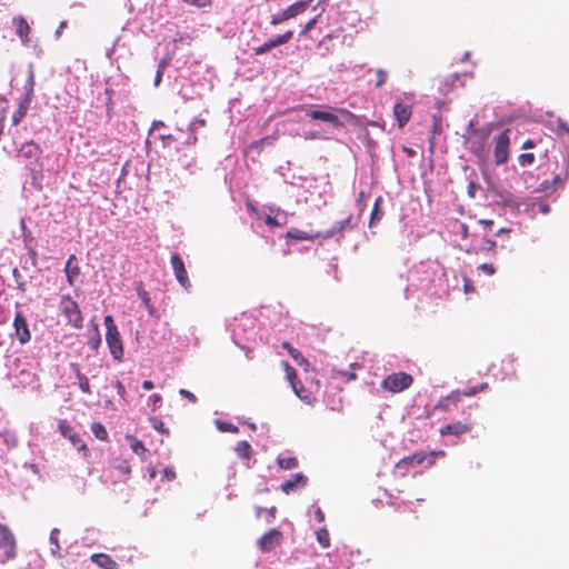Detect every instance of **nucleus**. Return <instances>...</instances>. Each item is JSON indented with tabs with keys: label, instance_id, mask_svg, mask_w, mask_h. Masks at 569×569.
Returning <instances> with one entry per match:
<instances>
[{
	"label": "nucleus",
	"instance_id": "obj_5",
	"mask_svg": "<svg viewBox=\"0 0 569 569\" xmlns=\"http://www.w3.org/2000/svg\"><path fill=\"white\" fill-rule=\"evenodd\" d=\"M510 144V129H505L496 139L495 142V161L497 164H502L508 161Z\"/></svg>",
	"mask_w": 569,
	"mask_h": 569
},
{
	"label": "nucleus",
	"instance_id": "obj_64",
	"mask_svg": "<svg viewBox=\"0 0 569 569\" xmlns=\"http://www.w3.org/2000/svg\"><path fill=\"white\" fill-rule=\"evenodd\" d=\"M277 139L276 136L263 137L260 140H264V144H271Z\"/></svg>",
	"mask_w": 569,
	"mask_h": 569
},
{
	"label": "nucleus",
	"instance_id": "obj_31",
	"mask_svg": "<svg viewBox=\"0 0 569 569\" xmlns=\"http://www.w3.org/2000/svg\"><path fill=\"white\" fill-rule=\"evenodd\" d=\"M277 463L283 470H291L298 467V459L296 457H278Z\"/></svg>",
	"mask_w": 569,
	"mask_h": 569
},
{
	"label": "nucleus",
	"instance_id": "obj_58",
	"mask_svg": "<svg viewBox=\"0 0 569 569\" xmlns=\"http://www.w3.org/2000/svg\"><path fill=\"white\" fill-rule=\"evenodd\" d=\"M536 146H537L536 140H533V139H527V140L522 143L521 148H522V149H531V148H535Z\"/></svg>",
	"mask_w": 569,
	"mask_h": 569
},
{
	"label": "nucleus",
	"instance_id": "obj_3",
	"mask_svg": "<svg viewBox=\"0 0 569 569\" xmlns=\"http://www.w3.org/2000/svg\"><path fill=\"white\" fill-rule=\"evenodd\" d=\"M413 382L411 375L406 372H393L388 375L381 382V388L391 393H398L408 389Z\"/></svg>",
	"mask_w": 569,
	"mask_h": 569
},
{
	"label": "nucleus",
	"instance_id": "obj_55",
	"mask_svg": "<svg viewBox=\"0 0 569 569\" xmlns=\"http://www.w3.org/2000/svg\"><path fill=\"white\" fill-rule=\"evenodd\" d=\"M114 387H116V389H117L118 395H119L121 398H124V395H126V388H124L123 383H122L120 380H117V381H116Z\"/></svg>",
	"mask_w": 569,
	"mask_h": 569
},
{
	"label": "nucleus",
	"instance_id": "obj_54",
	"mask_svg": "<svg viewBox=\"0 0 569 569\" xmlns=\"http://www.w3.org/2000/svg\"><path fill=\"white\" fill-rule=\"evenodd\" d=\"M117 469L124 475H129L131 472V468L127 461H122L119 466H117Z\"/></svg>",
	"mask_w": 569,
	"mask_h": 569
},
{
	"label": "nucleus",
	"instance_id": "obj_6",
	"mask_svg": "<svg viewBox=\"0 0 569 569\" xmlns=\"http://www.w3.org/2000/svg\"><path fill=\"white\" fill-rule=\"evenodd\" d=\"M311 1L312 0H301V1H297V2L292 3L286 10L280 12L279 14L273 16L271 18L270 23L272 26H277L283 21L295 18L296 16L305 12Z\"/></svg>",
	"mask_w": 569,
	"mask_h": 569
},
{
	"label": "nucleus",
	"instance_id": "obj_14",
	"mask_svg": "<svg viewBox=\"0 0 569 569\" xmlns=\"http://www.w3.org/2000/svg\"><path fill=\"white\" fill-rule=\"evenodd\" d=\"M393 114L396 120L398 121L399 128H403L411 118L412 108L410 104L397 102L393 106Z\"/></svg>",
	"mask_w": 569,
	"mask_h": 569
},
{
	"label": "nucleus",
	"instance_id": "obj_52",
	"mask_svg": "<svg viewBox=\"0 0 569 569\" xmlns=\"http://www.w3.org/2000/svg\"><path fill=\"white\" fill-rule=\"evenodd\" d=\"M179 393L182 397L187 398L192 403H196L198 401L197 397L191 391H189L187 389H180Z\"/></svg>",
	"mask_w": 569,
	"mask_h": 569
},
{
	"label": "nucleus",
	"instance_id": "obj_32",
	"mask_svg": "<svg viewBox=\"0 0 569 569\" xmlns=\"http://www.w3.org/2000/svg\"><path fill=\"white\" fill-rule=\"evenodd\" d=\"M90 429L97 439H99L101 441L108 440V431L102 423L92 422Z\"/></svg>",
	"mask_w": 569,
	"mask_h": 569
},
{
	"label": "nucleus",
	"instance_id": "obj_11",
	"mask_svg": "<svg viewBox=\"0 0 569 569\" xmlns=\"http://www.w3.org/2000/svg\"><path fill=\"white\" fill-rule=\"evenodd\" d=\"M472 430V423L469 420L465 421H455L452 423H448L440 428L439 433L441 436H456L460 437L465 433H468Z\"/></svg>",
	"mask_w": 569,
	"mask_h": 569
},
{
	"label": "nucleus",
	"instance_id": "obj_28",
	"mask_svg": "<svg viewBox=\"0 0 569 569\" xmlns=\"http://www.w3.org/2000/svg\"><path fill=\"white\" fill-rule=\"evenodd\" d=\"M281 367L284 370L286 379L290 383L291 388L296 389L297 385L300 382L297 380L298 375H297L296 369L292 366H290L289 362H287V361H282Z\"/></svg>",
	"mask_w": 569,
	"mask_h": 569
},
{
	"label": "nucleus",
	"instance_id": "obj_30",
	"mask_svg": "<svg viewBox=\"0 0 569 569\" xmlns=\"http://www.w3.org/2000/svg\"><path fill=\"white\" fill-rule=\"evenodd\" d=\"M137 293H138L139 298L142 300V302L144 303L149 315L152 316L154 313V307L151 303L149 293L144 290L141 282L138 283V286H137Z\"/></svg>",
	"mask_w": 569,
	"mask_h": 569
},
{
	"label": "nucleus",
	"instance_id": "obj_25",
	"mask_svg": "<svg viewBox=\"0 0 569 569\" xmlns=\"http://www.w3.org/2000/svg\"><path fill=\"white\" fill-rule=\"evenodd\" d=\"M71 368L73 369V371L76 373V377H77L78 382H79L80 390L83 393H91V387H90L89 379L87 378V376H84L80 371V368H79L78 363H71Z\"/></svg>",
	"mask_w": 569,
	"mask_h": 569
},
{
	"label": "nucleus",
	"instance_id": "obj_26",
	"mask_svg": "<svg viewBox=\"0 0 569 569\" xmlns=\"http://www.w3.org/2000/svg\"><path fill=\"white\" fill-rule=\"evenodd\" d=\"M234 451L241 459L249 460L252 455V448L251 445L246 441H238L234 446Z\"/></svg>",
	"mask_w": 569,
	"mask_h": 569
},
{
	"label": "nucleus",
	"instance_id": "obj_7",
	"mask_svg": "<svg viewBox=\"0 0 569 569\" xmlns=\"http://www.w3.org/2000/svg\"><path fill=\"white\" fill-rule=\"evenodd\" d=\"M14 335L21 345H26L31 339V332L26 317L21 311H17L13 320Z\"/></svg>",
	"mask_w": 569,
	"mask_h": 569
},
{
	"label": "nucleus",
	"instance_id": "obj_59",
	"mask_svg": "<svg viewBox=\"0 0 569 569\" xmlns=\"http://www.w3.org/2000/svg\"><path fill=\"white\" fill-rule=\"evenodd\" d=\"M262 146H264V140H256L250 143V148L257 150H261Z\"/></svg>",
	"mask_w": 569,
	"mask_h": 569
},
{
	"label": "nucleus",
	"instance_id": "obj_15",
	"mask_svg": "<svg viewBox=\"0 0 569 569\" xmlns=\"http://www.w3.org/2000/svg\"><path fill=\"white\" fill-rule=\"evenodd\" d=\"M12 24L16 28V33L19 36L22 43L28 44L30 42V26L26 18L22 16H17L12 19Z\"/></svg>",
	"mask_w": 569,
	"mask_h": 569
},
{
	"label": "nucleus",
	"instance_id": "obj_1",
	"mask_svg": "<svg viewBox=\"0 0 569 569\" xmlns=\"http://www.w3.org/2000/svg\"><path fill=\"white\" fill-rule=\"evenodd\" d=\"M106 341L114 360L121 361L123 358V343L120 332L111 316L104 317Z\"/></svg>",
	"mask_w": 569,
	"mask_h": 569
},
{
	"label": "nucleus",
	"instance_id": "obj_41",
	"mask_svg": "<svg viewBox=\"0 0 569 569\" xmlns=\"http://www.w3.org/2000/svg\"><path fill=\"white\" fill-rule=\"evenodd\" d=\"M101 343L100 335L98 331V326L94 327V335L89 338L88 345L91 347L92 350H98L99 346Z\"/></svg>",
	"mask_w": 569,
	"mask_h": 569
},
{
	"label": "nucleus",
	"instance_id": "obj_37",
	"mask_svg": "<svg viewBox=\"0 0 569 569\" xmlns=\"http://www.w3.org/2000/svg\"><path fill=\"white\" fill-rule=\"evenodd\" d=\"M317 540L321 547L328 548L330 546V536L329 531L326 528H320L317 532Z\"/></svg>",
	"mask_w": 569,
	"mask_h": 569
},
{
	"label": "nucleus",
	"instance_id": "obj_12",
	"mask_svg": "<svg viewBox=\"0 0 569 569\" xmlns=\"http://www.w3.org/2000/svg\"><path fill=\"white\" fill-rule=\"evenodd\" d=\"M427 460V453L423 451L415 452L411 456L403 457L396 463V469L400 471L402 476L408 472L409 467L421 465Z\"/></svg>",
	"mask_w": 569,
	"mask_h": 569
},
{
	"label": "nucleus",
	"instance_id": "obj_44",
	"mask_svg": "<svg viewBox=\"0 0 569 569\" xmlns=\"http://www.w3.org/2000/svg\"><path fill=\"white\" fill-rule=\"evenodd\" d=\"M263 510H266V511L268 512V515H269L268 522H271V521L274 519V517H276L277 508H276L274 506H272V507H271V508H269V509H263V508H261V507H258V508H257V510H256V516H257L258 518H260V517H261V512H262Z\"/></svg>",
	"mask_w": 569,
	"mask_h": 569
},
{
	"label": "nucleus",
	"instance_id": "obj_62",
	"mask_svg": "<svg viewBox=\"0 0 569 569\" xmlns=\"http://www.w3.org/2000/svg\"><path fill=\"white\" fill-rule=\"evenodd\" d=\"M168 64H169L168 60H166V59L160 60V62L158 64V70H160V72H164Z\"/></svg>",
	"mask_w": 569,
	"mask_h": 569
},
{
	"label": "nucleus",
	"instance_id": "obj_60",
	"mask_svg": "<svg viewBox=\"0 0 569 569\" xmlns=\"http://www.w3.org/2000/svg\"><path fill=\"white\" fill-rule=\"evenodd\" d=\"M558 128L566 133H569V126L561 119H558Z\"/></svg>",
	"mask_w": 569,
	"mask_h": 569
},
{
	"label": "nucleus",
	"instance_id": "obj_10",
	"mask_svg": "<svg viewBox=\"0 0 569 569\" xmlns=\"http://www.w3.org/2000/svg\"><path fill=\"white\" fill-rule=\"evenodd\" d=\"M58 428H59V431L61 432V435L64 438H68L78 450H87V446L82 441L80 435L74 431V429L68 421H66V420L59 421Z\"/></svg>",
	"mask_w": 569,
	"mask_h": 569
},
{
	"label": "nucleus",
	"instance_id": "obj_9",
	"mask_svg": "<svg viewBox=\"0 0 569 569\" xmlns=\"http://www.w3.org/2000/svg\"><path fill=\"white\" fill-rule=\"evenodd\" d=\"M171 264L176 276L177 281L184 288L189 289L191 287L190 280L188 278V272L186 270L184 263L181 257L178 253H173L171 256Z\"/></svg>",
	"mask_w": 569,
	"mask_h": 569
},
{
	"label": "nucleus",
	"instance_id": "obj_47",
	"mask_svg": "<svg viewBox=\"0 0 569 569\" xmlns=\"http://www.w3.org/2000/svg\"><path fill=\"white\" fill-rule=\"evenodd\" d=\"M376 73L378 77L376 87L378 88V87H381L386 82V80L388 78V73L383 69H378Z\"/></svg>",
	"mask_w": 569,
	"mask_h": 569
},
{
	"label": "nucleus",
	"instance_id": "obj_50",
	"mask_svg": "<svg viewBox=\"0 0 569 569\" xmlns=\"http://www.w3.org/2000/svg\"><path fill=\"white\" fill-rule=\"evenodd\" d=\"M182 2L187 3V4H191V6H196V7H206L208 4H210L211 0H181Z\"/></svg>",
	"mask_w": 569,
	"mask_h": 569
},
{
	"label": "nucleus",
	"instance_id": "obj_24",
	"mask_svg": "<svg viewBox=\"0 0 569 569\" xmlns=\"http://www.w3.org/2000/svg\"><path fill=\"white\" fill-rule=\"evenodd\" d=\"M40 154V148L34 142H27L22 144L18 156L24 159L38 158Z\"/></svg>",
	"mask_w": 569,
	"mask_h": 569
},
{
	"label": "nucleus",
	"instance_id": "obj_56",
	"mask_svg": "<svg viewBox=\"0 0 569 569\" xmlns=\"http://www.w3.org/2000/svg\"><path fill=\"white\" fill-rule=\"evenodd\" d=\"M6 119V100L0 99V122H3Z\"/></svg>",
	"mask_w": 569,
	"mask_h": 569
},
{
	"label": "nucleus",
	"instance_id": "obj_61",
	"mask_svg": "<svg viewBox=\"0 0 569 569\" xmlns=\"http://www.w3.org/2000/svg\"><path fill=\"white\" fill-rule=\"evenodd\" d=\"M315 517L316 519L319 521V522H323L325 521V513L323 511L320 509V508H317L316 511H315Z\"/></svg>",
	"mask_w": 569,
	"mask_h": 569
},
{
	"label": "nucleus",
	"instance_id": "obj_63",
	"mask_svg": "<svg viewBox=\"0 0 569 569\" xmlns=\"http://www.w3.org/2000/svg\"><path fill=\"white\" fill-rule=\"evenodd\" d=\"M142 388H143L144 390H151V389H153V388H154V385H153V382H152L151 380H144V381L142 382Z\"/></svg>",
	"mask_w": 569,
	"mask_h": 569
},
{
	"label": "nucleus",
	"instance_id": "obj_43",
	"mask_svg": "<svg viewBox=\"0 0 569 569\" xmlns=\"http://www.w3.org/2000/svg\"><path fill=\"white\" fill-rule=\"evenodd\" d=\"M440 126H441L440 117L433 116L432 117V137L430 139L431 147H433V144H435L433 138H435V134L440 131Z\"/></svg>",
	"mask_w": 569,
	"mask_h": 569
},
{
	"label": "nucleus",
	"instance_id": "obj_38",
	"mask_svg": "<svg viewBox=\"0 0 569 569\" xmlns=\"http://www.w3.org/2000/svg\"><path fill=\"white\" fill-rule=\"evenodd\" d=\"M59 535H60V531L58 529H52L51 532H50V542L54 546V548H52V555L53 556H59V551H60V543H59Z\"/></svg>",
	"mask_w": 569,
	"mask_h": 569
},
{
	"label": "nucleus",
	"instance_id": "obj_29",
	"mask_svg": "<svg viewBox=\"0 0 569 569\" xmlns=\"http://www.w3.org/2000/svg\"><path fill=\"white\" fill-rule=\"evenodd\" d=\"M381 203H382V198L378 197L375 201V204H373V208H372V211L370 214L369 227L375 226L382 219L383 212L380 210Z\"/></svg>",
	"mask_w": 569,
	"mask_h": 569
},
{
	"label": "nucleus",
	"instance_id": "obj_20",
	"mask_svg": "<svg viewBox=\"0 0 569 569\" xmlns=\"http://www.w3.org/2000/svg\"><path fill=\"white\" fill-rule=\"evenodd\" d=\"M99 568L102 569H119L118 563L107 553H93L90 557Z\"/></svg>",
	"mask_w": 569,
	"mask_h": 569
},
{
	"label": "nucleus",
	"instance_id": "obj_23",
	"mask_svg": "<svg viewBox=\"0 0 569 569\" xmlns=\"http://www.w3.org/2000/svg\"><path fill=\"white\" fill-rule=\"evenodd\" d=\"M286 237L298 241L313 240L316 238H322V232L308 233L299 229H292L287 232Z\"/></svg>",
	"mask_w": 569,
	"mask_h": 569
},
{
	"label": "nucleus",
	"instance_id": "obj_51",
	"mask_svg": "<svg viewBox=\"0 0 569 569\" xmlns=\"http://www.w3.org/2000/svg\"><path fill=\"white\" fill-rule=\"evenodd\" d=\"M479 269L488 276H493L496 273V268L491 263H482L479 266Z\"/></svg>",
	"mask_w": 569,
	"mask_h": 569
},
{
	"label": "nucleus",
	"instance_id": "obj_57",
	"mask_svg": "<svg viewBox=\"0 0 569 569\" xmlns=\"http://www.w3.org/2000/svg\"><path fill=\"white\" fill-rule=\"evenodd\" d=\"M264 222H266V224H268L270 227H279L280 226V223L277 221V219L271 216H267L264 219Z\"/></svg>",
	"mask_w": 569,
	"mask_h": 569
},
{
	"label": "nucleus",
	"instance_id": "obj_16",
	"mask_svg": "<svg viewBox=\"0 0 569 569\" xmlns=\"http://www.w3.org/2000/svg\"><path fill=\"white\" fill-rule=\"evenodd\" d=\"M64 272L67 277V281L69 286H73L76 279L80 276L81 269L78 264L77 257L74 254H70L66 261Z\"/></svg>",
	"mask_w": 569,
	"mask_h": 569
},
{
	"label": "nucleus",
	"instance_id": "obj_2",
	"mask_svg": "<svg viewBox=\"0 0 569 569\" xmlns=\"http://www.w3.org/2000/svg\"><path fill=\"white\" fill-rule=\"evenodd\" d=\"M59 306L69 325L76 329L82 328L83 317L81 310L78 303L69 295L61 297Z\"/></svg>",
	"mask_w": 569,
	"mask_h": 569
},
{
	"label": "nucleus",
	"instance_id": "obj_36",
	"mask_svg": "<svg viewBox=\"0 0 569 569\" xmlns=\"http://www.w3.org/2000/svg\"><path fill=\"white\" fill-rule=\"evenodd\" d=\"M488 387H489L488 383L485 382V383H480L478 386L470 387L468 389L460 390V398L461 397H473L477 393L482 392L486 389H488Z\"/></svg>",
	"mask_w": 569,
	"mask_h": 569
},
{
	"label": "nucleus",
	"instance_id": "obj_18",
	"mask_svg": "<svg viewBox=\"0 0 569 569\" xmlns=\"http://www.w3.org/2000/svg\"><path fill=\"white\" fill-rule=\"evenodd\" d=\"M308 116L313 120H321L331 123L336 128H340L343 123L339 120L338 116L329 111L311 110Z\"/></svg>",
	"mask_w": 569,
	"mask_h": 569
},
{
	"label": "nucleus",
	"instance_id": "obj_4",
	"mask_svg": "<svg viewBox=\"0 0 569 569\" xmlns=\"http://www.w3.org/2000/svg\"><path fill=\"white\" fill-rule=\"evenodd\" d=\"M0 549L4 551V560L10 561L17 557V541L7 525L0 522Z\"/></svg>",
	"mask_w": 569,
	"mask_h": 569
},
{
	"label": "nucleus",
	"instance_id": "obj_34",
	"mask_svg": "<svg viewBox=\"0 0 569 569\" xmlns=\"http://www.w3.org/2000/svg\"><path fill=\"white\" fill-rule=\"evenodd\" d=\"M292 36H293V32L291 30H288L283 34H279L268 41H269L271 48H276L278 46L289 42L291 40Z\"/></svg>",
	"mask_w": 569,
	"mask_h": 569
},
{
	"label": "nucleus",
	"instance_id": "obj_35",
	"mask_svg": "<svg viewBox=\"0 0 569 569\" xmlns=\"http://www.w3.org/2000/svg\"><path fill=\"white\" fill-rule=\"evenodd\" d=\"M126 438L130 442V447L134 453L142 456L147 451L142 441L130 435H128Z\"/></svg>",
	"mask_w": 569,
	"mask_h": 569
},
{
	"label": "nucleus",
	"instance_id": "obj_46",
	"mask_svg": "<svg viewBox=\"0 0 569 569\" xmlns=\"http://www.w3.org/2000/svg\"><path fill=\"white\" fill-rule=\"evenodd\" d=\"M463 291L467 295L473 293L476 291L472 281L467 276L463 277Z\"/></svg>",
	"mask_w": 569,
	"mask_h": 569
},
{
	"label": "nucleus",
	"instance_id": "obj_33",
	"mask_svg": "<svg viewBox=\"0 0 569 569\" xmlns=\"http://www.w3.org/2000/svg\"><path fill=\"white\" fill-rule=\"evenodd\" d=\"M206 126V120L204 119H194L192 122H190L189 124V131L191 132V136L190 138L188 139V143H196L198 138L196 136V131L198 128L200 127H204Z\"/></svg>",
	"mask_w": 569,
	"mask_h": 569
},
{
	"label": "nucleus",
	"instance_id": "obj_48",
	"mask_svg": "<svg viewBox=\"0 0 569 569\" xmlns=\"http://www.w3.org/2000/svg\"><path fill=\"white\" fill-rule=\"evenodd\" d=\"M427 453V459H428V463L431 466L435 463V458L438 457V456H441L443 457L446 455V452L443 450H439V451H430V452H426Z\"/></svg>",
	"mask_w": 569,
	"mask_h": 569
},
{
	"label": "nucleus",
	"instance_id": "obj_21",
	"mask_svg": "<svg viewBox=\"0 0 569 569\" xmlns=\"http://www.w3.org/2000/svg\"><path fill=\"white\" fill-rule=\"evenodd\" d=\"M31 93H32V89H30L27 92L24 99L20 102L19 108L14 111V113L12 116V123H13V126L19 124L20 121L27 114L28 108H29V106L31 103Z\"/></svg>",
	"mask_w": 569,
	"mask_h": 569
},
{
	"label": "nucleus",
	"instance_id": "obj_17",
	"mask_svg": "<svg viewBox=\"0 0 569 569\" xmlns=\"http://www.w3.org/2000/svg\"><path fill=\"white\" fill-rule=\"evenodd\" d=\"M460 401V390H453L449 395L441 397L435 406V410L450 411Z\"/></svg>",
	"mask_w": 569,
	"mask_h": 569
},
{
	"label": "nucleus",
	"instance_id": "obj_49",
	"mask_svg": "<svg viewBox=\"0 0 569 569\" xmlns=\"http://www.w3.org/2000/svg\"><path fill=\"white\" fill-rule=\"evenodd\" d=\"M271 49H272V48H271V46H270L269 41H266V42H264V43H262L261 46H259V47L254 48V53H256L257 56H260V54H263V53H266V52L270 51Z\"/></svg>",
	"mask_w": 569,
	"mask_h": 569
},
{
	"label": "nucleus",
	"instance_id": "obj_22",
	"mask_svg": "<svg viewBox=\"0 0 569 569\" xmlns=\"http://www.w3.org/2000/svg\"><path fill=\"white\" fill-rule=\"evenodd\" d=\"M281 347L288 351L290 357L301 367H305L307 369L310 363L309 361L302 356V353L293 348L289 342H282Z\"/></svg>",
	"mask_w": 569,
	"mask_h": 569
},
{
	"label": "nucleus",
	"instance_id": "obj_39",
	"mask_svg": "<svg viewBox=\"0 0 569 569\" xmlns=\"http://www.w3.org/2000/svg\"><path fill=\"white\" fill-rule=\"evenodd\" d=\"M217 427L220 431L222 432H231V433H237L239 431V428L237 426H234L233 423H230V422H224V421H217Z\"/></svg>",
	"mask_w": 569,
	"mask_h": 569
},
{
	"label": "nucleus",
	"instance_id": "obj_42",
	"mask_svg": "<svg viewBox=\"0 0 569 569\" xmlns=\"http://www.w3.org/2000/svg\"><path fill=\"white\" fill-rule=\"evenodd\" d=\"M518 161L521 166L532 164L535 161V154L530 152L521 153L518 158Z\"/></svg>",
	"mask_w": 569,
	"mask_h": 569
},
{
	"label": "nucleus",
	"instance_id": "obj_40",
	"mask_svg": "<svg viewBox=\"0 0 569 569\" xmlns=\"http://www.w3.org/2000/svg\"><path fill=\"white\" fill-rule=\"evenodd\" d=\"M150 422L157 431H159L163 435H169V430L164 427V423L161 419H159L157 417H151Z\"/></svg>",
	"mask_w": 569,
	"mask_h": 569
},
{
	"label": "nucleus",
	"instance_id": "obj_27",
	"mask_svg": "<svg viewBox=\"0 0 569 569\" xmlns=\"http://www.w3.org/2000/svg\"><path fill=\"white\" fill-rule=\"evenodd\" d=\"M293 392L296 393V396L302 400L303 402L308 403V405H311L316 401V397L313 396V393L309 390H307L302 385L301 382H299L297 385V388L296 389H292Z\"/></svg>",
	"mask_w": 569,
	"mask_h": 569
},
{
	"label": "nucleus",
	"instance_id": "obj_13",
	"mask_svg": "<svg viewBox=\"0 0 569 569\" xmlns=\"http://www.w3.org/2000/svg\"><path fill=\"white\" fill-rule=\"evenodd\" d=\"M355 228V224L352 223V216L349 214L343 220L337 221L331 229L322 232L323 239H330L335 237L336 234H342L346 230H351Z\"/></svg>",
	"mask_w": 569,
	"mask_h": 569
},
{
	"label": "nucleus",
	"instance_id": "obj_53",
	"mask_svg": "<svg viewBox=\"0 0 569 569\" xmlns=\"http://www.w3.org/2000/svg\"><path fill=\"white\" fill-rule=\"evenodd\" d=\"M316 23H317V19H316V18H313V19L309 20V21L305 24V27H303V29H302V31H301V34H307L310 30H312V29H313V27L316 26Z\"/></svg>",
	"mask_w": 569,
	"mask_h": 569
},
{
	"label": "nucleus",
	"instance_id": "obj_8",
	"mask_svg": "<svg viewBox=\"0 0 569 569\" xmlns=\"http://www.w3.org/2000/svg\"><path fill=\"white\" fill-rule=\"evenodd\" d=\"M282 532L278 529H270L257 542L262 552H269L280 545Z\"/></svg>",
	"mask_w": 569,
	"mask_h": 569
},
{
	"label": "nucleus",
	"instance_id": "obj_45",
	"mask_svg": "<svg viewBox=\"0 0 569 569\" xmlns=\"http://www.w3.org/2000/svg\"><path fill=\"white\" fill-rule=\"evenodd\" d=\"M496 247H497L496 241H493L491 239H485L483 243L481 246V250L495 253Z\"/></svg>",
	"mask_w": 569,
	"mask_h": 569
},
{
	"label": "nucleus",
	"instance_id": "obj_19",
	"mask_svg": "<svg viewBox=\"0 0 569 569\" xmlns=\"http://www.w3.org/2000/svg\"><path fill=\"white\" fill-rule=\"evenodd\" d=\"M307 483V478L302 473H295L291 476L290 479L286 480L281 485V490L284 493H290L291 491L296 490L298 487H303Z\"/></svg>",
	"mask_w": 569,
	"mask_h": 569
}]
</instances>
